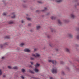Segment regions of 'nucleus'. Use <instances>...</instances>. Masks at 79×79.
<instances>
[{
	"label": "nucleus",
	"instance_id": "nucleus-40",
	"mask_svg": "<svg viewBox=\"0 0 79 79\" xmlns=\"http://www.w3.org/2000/svg\"><path fill=\"white\" fill-rule=\"evenodd\" d=\"M55 50H56V51H58V49L57 48H56L55 49Z\"/></svg>",
	"mask_w": 79,
	"mask_h": 79
},
{
	"label": "nucleus",
	"instance_id": "nucleus-2",
	"mask_svg": "<svg viewBox=\"0 0 79 79\" xmlns=\"http://www.w3.org/2000/svg\"><path fill=\"white\" fill-rule=\"evenodd\" d=\"M48 62H49V63H52V64H53L55 65H56V64L57 63V62H56V60H49Z\"/></svg>",
	"mask_w": 79,
	"mask_h": 79
},
{
	"label": "nucleus",
	"instance_id": "nucleus-22",
	"mask_svg": "<svg viewBox=\"0 0 79 79\" xmlns=\"http://www.w3.org/2000/svg\"><path fill=\"white\" fill-rule=\"evenodd\" d=\"M61 73L62 75H64V74H65V73H64V71H62L61 72Z\"/></svg>",
	"mask_w": 79,
	"mask_h": 79
},
{
	"label": "nucleus",
	"instance_id": "nucleus-29",
	"mask_svg": "<svg viewBox=\"0 0 79 79\" xmlns=\"http://www.w3.org/2000/svg\"><path fill=\"white\" fill-rule=\"evenodd\" d=\"M8 68L9 69H11V68H12V67L11 66H8Z\"/></svg>",
	"mask_w": 79,
	"mask_h": 79
},
{
	"label": "nucleus",
	"instance_id": "nucleus-11",
	"mask_svg": "<svg viewBox=\"0 0 79 79\" xmlns=\"http://www.w3.org/2000/svg\"><path fill=\"white\" fill-rule=\"evenodd\" d=\"M12 15H14L13 16H12L11 17V18H15V17H16V15H15V13H12Z\"/></svg>",
	"mask_w": 79,
	"mask_h": 79
},
{
	"label": "nucleus",
	"instance_id": "nucleus-21",
	"mask_svg": "<svg viewBox=\"0 0 79 79\" xmlns=\"http://www.w3.org/2000/svg\"><path fill=\"white\" fill-rule=\"evenodd\" d=\"M46 16H49V15H50V12L47 13L46 14Z\"/></svg>",
	"mask_w": 79,
	"mask_h": 79
},
{
	"label": "nucleus",
	"instance_id": "nucleus-53",
	"mask_svg": "<svg viewBox=\"0 0 79 79\" xmlns=\"http://www.w3.org/2000/svg\"><path fill=\"white\" fill-rule=\"evenodd\" d=\"M67 69H68V70H69V68H67Z\"/></svg>",
	"mask_w": 79,
	"mask_h": 79
},
{
	"label": "nucleus",
	"instance_id": "nucleus-39",
	"mask_svg": "<svg viewBox=\"0 0 79 79\" xmlns=\"http://www.w3.org/2000/svg\"><path fill=\"white\" fill-rule=\"evenodd\" d=\"M28 26H31V23H29V24H28Z\"/></svg>",
	"mask_w": 79,
	"mask_h": 79
},
{
	"label": "nucleus",
	"instance_id": "nucleus-43",
	"mask_svg": "<svg viewBox=\"0 0 79 79\" xmlns=\"http://www.w3.org/2000/svg\"><path fill=\"white\" fill-rule=\"evenodd\" d=\"M29 67H30V68H32V66L31 65H29Z\"/></svg>",
	"mask_w": 79,
	"mask_h": 79
},
{
	"label": "nucleus",
	"instance_id": "nucleus-33",
	"mask_svg": "<svg viewBox=\"0 0 79 79\" xmlns=\"http://www.w3.org/2000/svg\"><path fill=\"white\" fill-rule=\"evenodd\" d=\"M38 3H41V4L42 3V2L41 1H38Z\"/></svg>",
	"mask_w": 79,
	"mask_h": 79
},
{
	"label": "nucleus",
	"instance_id": "nucleus-35",
	"mask_svg": "<svg viewBox=\"0 0 79 79\" xmlns=\"http://www.w3.org/2000/svg\"><path fill=\"white\" fill-rule=\"evenodd\" d=\"M6 38H7V39H9L10 38V36H6Z\"/></svg>",
	"mask_w": 79,
	"mask_h": 79
},
{
	"label": "nucleus",
	"instance_id": "nucleus-9",
	"mask_svg": "<svg viewBox=\"0 0 79 79\" xmlns=\"http://www.w3.org/2000/svg\"><path fill=\"white\" fill-rule=\"evenodd\" d=\"M58 22L59 24H60V25H61L62 24V23L61 21L59 19L58 20Z\"/></svg>",
	"mask_w": 79,
	"mask_h": 79
},
{
	"label": "nucleus",
	"instance_id": "nucleus-23",
	"mask_svg": "<svg viewBox=\"0 0 79 79\" xmlns=\"http://www.w3.org/2000/svg\"><path fill=\"white\" fill-rule=\"evenodd\" d=\"M47 10V8L46 7H45L44 8V9L42 10V11L43 12H44V11H45Z\"/></svg>",
	"mask_w": 79,
	"mask_h": 79
},
{
	"label": "nucleus",
	"instance_id": "nucleus-12",
	"mask_svg": "<svg viewBox=\"0 0 79 79\" xmlns=\"http://www.w3.org/2000/svg\"><path fill=\"white\" fill-rule=\"evenodd\" d=\"M66 51L67 53H70V50L68 48H66Z\"/></svg>",
	"mask_w": 79,
	"mask_h": 79
},
{
	"label": "nucleus",
	"instance_id": "nucleus-28",
	"mask_svg": "<svg viewBox=\"0 0 79 79\" xmlns=\"http://www.w3.org/2000/svg\"><path fill=\"white\" fill-rule=\"evenodd\" d=\"M30 60H34V58L32 57H30Z\"/></svg>",
	"mask_w": 79,
	"mask_h": 79
},
{
	"label": "nucleus",
	"instance_id": "nucleus-50",
	"mask_svg": "<svg viewBox=\"0 0 79 79\" xmlns=\"http://www.w3.org/2000/svg\"><path fill=\"white\" fill-rule=\"evenodd\" d=\"M26 16H29V15L27 14H26Z\"/></svg>",
	"mask_w": 79,
	"mask_h": 79
},
{
	"label": "nucleus",
	"instance_id": "nucleus-1",
	"mask_svg": "<svg viewBox=\"0 0 79 79\" xmlns=\"http://www.w3.org/2000/svg\"><path fill=\"white\" fill-rule=\"evenodd\" d=\"M57 69H56V67L53 68L51 69V72H52V73L53 74H56V73H57Z\"/></svg>",
	"mask_w": 79,
	"mask_h": 79
},
{
	"label": "nucleus",
	"instance_id": "nucleus-5",
	"mask_svg": "<svg viewBox=\"0 0 79 79\" xmlns=\"http://www.w3.org/2000/svg\"><path fill=\"white\" fill-rule=\"evenodd\" d=\"M24 51L25 52H27L28 53L30 52V50L28 49H25Z\"/></svg>",
	"mask_w": 79,
	"mask_h": 79
},
{
	"label": "nucleus",
	"instance_id": "nucleus-19",
	"mask_svg": "<svg viewBox=\"0 0 79 79\" xmlns=\"http://www.w3.org/2000/svg\"><path fill=\"white\" fill-rule=\"evenodd\" d=\"M29 72L31 74H34V72L33 71L31 70H29Z\"/></svg>",
	"mask_w": 79,
	"mask_h": 79
},
{
	"label": "nucleus",
	"instance_id": "nucleus-49",
	"mask_svg": "<svg viewBox=\"0 0 79 79\" xmlns=\"http://www.w3.org/2000/svg\"><path fill=\"white\" fill-rule=\"evenodd\" d=\"M76 46H77V47H79V45H78V44H76Z\"/></svg>",
	"mask_w": 79,
	"mask_h": 79
},
{
	"label": "nucleus",
	"instance_id": "nucleus-27",
	"mask_svg": "<svg viewBox=\"0 0 79 79\" xmlns=\"http://www.w3.org/2000/svg\"><path fill=\"white\" fill-rule=\"evenodd\" d=\"M32 56H34L35 57H36V55H35L34 54H32Z\"/></svg>",
	"mask_w": 79,
	"mask_h": 79
},
{
	"label": "nucleus",
	"instance_id": "nucleus-51",
	"mask_svg": "<svg viewBox=\"0 0 79 79\" xmlns=\"http://www.w3.org/2000/svg\"><path fill=\"white\" fill-rule=\"evenodd\" d=\"M77 5H78V6H79V2L78 3H77Z\"/></svg>",
	"mask_w": 79,
	"mask_h": 79
},
{
	"label": "nucleus",
	"instance_id": "nucleus-47",
	"mask_svg": "<svg viewBox=\"0 0 79 79\" xmlns=\"http://www.w3.org/2000/svg\"><path fill=\"white\" fill-rule=\"evenodd\" d=\"M6 77V75H3V77Z\"/></svg>",
	"mask_w": 79,
	"mask_h": 79
},
{
	"label": "nucleus",
	"instance_id": "nucleus-17",
	"mask_svg": "<svg viewBox=\"0 0 79 79\" xmlns=\"http://www.w3.org/2000/svg\"><path fill=\"white\" fill-rule=\"evenodd\" d=\"M39 64L38 63H36V64L35 65V67L36 68L37 67H38V66H40Z\"/></svg>",
	"mask_w": 79,
	"mask_h": 79
},
{
	"label": "nucleus",
	"instance_id": "nucleus-52",
	"mask_svg": "<svg viewBox=\"0 0 79 79\" xmlns=\"http://www.w3.org/2000/svg\"><path fill=\"white\" fill-rule=\"evenodd\" d=\"M50 79H53V78L52 77H51L50 78Z\"/></svg>",
	"mask_w": 79,
	"mask_h": 79
},
{
	"label": "nucleus",
	"instance_id": "nucleus-42",
	"mask_svg": "<svg viewBox=\"0 0 79 79\" xmlns=\"http://www.w3.org/2000/svg\"><path fill=\"white\" fill-rule=\"evenodd\" d=\"M30 63H31L32 65H33V62H30Z\"/></svg>",
	"mask_w": 79,
	"mask_h": 79
},
{
	"label": "nucleus",
	"instance_id": "nucleus-16",
	"mask_svg": "<svg viewBox=\"0 0 79 79\" xmlns=\"http://www.w3.org/2000/svg\"><path fill=\"white\" fill-rule=\"evenodd\" d=\"M34 71H35V72H36V73H38V72H39V70L36 68L34 69Z\"/></svg>",
	"mask_w": 79,
	"mask_h": 79
},
{
	"label": "nucleus",
	"instance_id": "nucleus-46",
	"mask_svg": "<svg viewBox=\"0 0 79 79\" xmlns=\"http://www.w3.org/2000/svg\"><path fill=\"white\" fill-rule=\"evenodd\" d=\"M5 58V57H2V60H3Z\"/></svg>",
	"mask_w": 79,
	"mask_h": 79
},
{
	"label": "nucleus",
	"instance_id": "nucleus-54",
	"mask_svg": "<svg viewBox=\"0 0 79 79\" xmlns=\"http://www.w3.org/2000/svg\"><path fill=\"white\" fill-rule=\"evenodd\" d=\"M36 12H39V10H37Z\"/></svg>",
	"mask_w": 79,
	"mask_h": 79
},
{
	"label": "nucleus",
	"instance_id": "nucleus-38",
	"mask_svg": "<svg viewBox=\"0 0 79 79\" xmlns=\"http://www.w3.org/2000/svg\"><path fill=\"white\" fill-rule=\"evenodd\" d=\"M21 78L22 79H24V77L22 76H21Z\"/></svg>",
	"mask_w": 79,
	"mask_h": 79
},
{
	"label": "nucleus",
	"instance_id": "nucleus-20",
	"mask_svg": "<svg viewBox=\"0 0 79 79\" xmlns=\"http://www.w3.org/2000/svg\"><path fill=\"white\" fill-rule=\"evenodd\" d=\"M21 71L22 72V73H25V69H21Z\"/></svg>",
	"mask_w": 79,
	"mask_h": 79
},
{
	"label": "nucleus",
	"instance_id": "nucleus-14",
	"mask_svg": "<svg viewBox=\"0 0 79 79\" xmlns=\"http://www.w3.org/2000/svg\"><path fill=\"white\" fill-rule=\"evenodd\" d=\"M50 31H51V32H53V31H55V29H54V28H50Z\"/></svg>",
	"mask_w": 79,
	"mask_h": 79
},
{
	"label": "nucleus",
	"instance_id": "nucleus-7",
	"mask_svg": "<svg viewBox=\"0 0 79 79\" xmlns=\"http://www.w3.org/2000/svg\"><path fill=\"white\" fill-rule=\"evenodd\" d=\"M36 28L37 30H39V29H40V28H41V26H40L39 25L37 26L36 27Z\"/></svg>",
	"mask_w": 79,
	"mask_h": 79
},
{
	"label": "nucleus",
	"instance_id": "nucleus-25",
	"mask_svg": "<svg viewBox=\"0 0 79 79\" xmlns=\"http://www.w3.org/2000/svg\"><path fill=\"white\" fill-rule=\"evenodd\" d=\"M26 19L28 21H30V20H31V18H27Z\"/></svg>",
	"mask_w": 79,
	"mask_h": 79
},
{
	"label": "nucleus",
	"instance_id": "nucleus-32",
	"mask_svg": "<svg viewBox=\"0 0 79 79\" xmlns=\"http://www.w3.org/2000/svg\"><path fill=\"white\" fill-rule=\"evenodd\" d=\"M60 64H64V62H63L62 61H61L60 62Z\"/></svg>",
	"mask_w": 79,
	"mask_h": 79
},
{
	"label": "nucleus",
	"instance_id": "nucleus-8",
	"mask_svg": "<svg viewBox=\"0 0 79 79\" xmlns=\"http://www.w3.org/2000/svg\"><path fill=\"white\" fill-rule=\"evenodd\" d=\"M12 69L15 70L16 69H18V66H14L12 68Z\"/></svg>",
	"mask_w": 79,
	"mask_h": 79
},
{
	"label": "nucleus",
	"instance_id": "nucleus-15",
	"mask_svg": "<svg viewBox=\"0 0 79 79\" xmlns=\"http://www.w3.org/2000/svg\"><path fill=\"white\" fill-rule=\"evenodd\" d=\"M51 19H52V20H53V19H56V17H54L53 16H52L51 17Z\"/></svg>",
	"mask_w": 79,
	"mask_h": 79
},
{
	"label": "nucleus",
	"instance_id": "nucleus-36",
	"mask_svg": "<svg viewBox=\"0 0 79 79\" xmlns=\"http://www.w3.org/2000/svg\"><path fill=\"white\" fill-rule=\"evenodd\" d=\"M21 22L22 23H24V20H22V21H21Z\"/></svg>",
	"mask_w": 79,
	"mask_h": 79
},
{
	"label": "nucleus",
	"instance_id": "nucleus-3",
	"mask_svg": "<svg viewBox=\"0 0 79 79\" xmlns=\"http://www.w3.org/2000/svg\"><path fill=\"white\" fill-rule=\"evenodd\" d=\"M67 36L70 38H73V35L71 33H68L67 34Z\"/></svg>",
	"mask_w": 79,
	"mask_h": 79
},
{
	"label": "nucleus",
	"instance_id": "nucleus-4",
	"mask_svg": "<svg viewBox=\"0 0 79 79\" xmlns=\"http://www.w3.org/2000/svg\"><path fill=\"white\" fill-rule=\"evenodd\" d=\"M70 16L72 18H73V19H74V18H75L76 17V16H75V15H74L73 14H72L70 15Z\"/></svg>",
	"mask_w": 79,
	"mask_h": 79
},
{
	"label": "nucleus",
	"instance_id": "nucleus-34",
	"mask_svg": "<svg viewBox=\"0 0 79 79\" xmlns=\"http://www.w3.org/2000/svg\"><path fill=\"white\" fill-rule=\"evenodd\" d=\"M3 16H6V13H3Z\"/></svg>",
	"mask_w": 79,
	"mask_h": 79
},
{
	"label": "nucleus",
	"instance_id": "nucleus-48",
	"mask_svg": "<svg viewBox=\"0 0 79 79\" xmlns=\"http://www.w3.org/2000/svg\"><path fill=\"white\" fill-rule=\"evenodd\" d=\"M37 50V49H34V51H36Z\"/></svg>",
	"mask_w": 79,
	"mask_h": 79
},
{
	"label": "nucleus",
	"instance_id": "nucleus-37",
	"mask_svg": "<svg viewBox=\"0 0 79 79\" xmlns=\"http://www.w3.org/2000/svg\"><path fill=\"white\" fill-rule=\"evenodd\" d=\"M76 29L78 31H79V28H76Z\"/></svg>",
	"mask_w": 79,
	"mask_h": 79
},
{
	"label": "nucleus",
	"instance_id": "nucleus-31",
	"mask_svg": "<svg viewBox=\"0 0 79 79\" xmlns=\"http://www.w3.org/2000/svg\"><path fill=\"white\" fill-rule=\"evenodd\" d=\"M64 23H68V20H64Z\"/></svg>",
	"mask_w": 79,
	"mask_h": 79
},
{
	"label": "nucleus",
	"instance_id": "nucleus-30",
	"mask_svg": "<svg viewBox=\"0 0 79 79\" xmlns=\"http://www.w3.org/2000/svg\"><path fill=\"white\" fill-rule=\"evenodd\" d=\"M49 46H51V47H53V45L52 44H50Z\"/></svg>",
	"mask_w": 79,
	"mask_h": 79
},
{
	"label": "nucleus",
	"instance_id": "nucleus-41",
	"mask_svg": "<svg viewBox=\"0 0 79 79\" xmlns=\"http://www.w3.org/2000/svg\"><path fill=\"white\" fill-rule=\"evenodd\" d=\"M2 74V71L0 69V75H1Z\"/></svg>",
	"mask_w": 79,
	"mask_h": 79
},
{
	"label": "nucleus",
	"instance_id": "nucleus-6",
	"mask_svg": "<svg viewBox=\"0 0 79 79\" xmlns=\"http://www.w3.org/2000/svg\"><path fill=\"white\" fill-rule=\"evenodd\" d=\"M63 1V0H56V3H61Z\"/></svg>",
	"mask_w": 79,
	"mask_h": 79
},
{
	"label": "nucleus",
	"instance_id": "nucleus-26",
	"mask_svg": "<svg viewBox=\"0 0 79 79\" xmlns=\"http://www.w3.org/2000/svg\"><path fill=\"white\" fill-rule=\"evenodd\" d=\"M24 43H21L20 44V46H21V47H23V46H24Z\"/></svg>",
	"mask_w": 79,
	"mask_h": 79
},
{
	"label": "nucleus",
	"instance_id": "nucleus-13",
	"mask_svg": "<svg viewBox=\"0 0 79 79\" xmlns=\"http://www.w3.org/2000/svg\"><path fill=\"white\" fill-rule=\"evenodd\" d=\"M14 22L13 21H10L9 22V24H14Z\"/></svg>",
	"mask_w": 79,
	"mask_h": 79
},
{
	"label": "nucleus",
	"instance_id": "nucleus-45",
	"mask_svg": "<svg viewBox=\"0 0 79 79\" xmlns=\"http://www.w3.org/2000/svg\"><path fill=\"white\" fill-rule=\"evenodd\" d=\"M47 37L48 38H50V36L48 35L47 36Z\"/></svg>",
	"mask_w": 79,
	"mask_h": 79
},
{
	"label": "nucleus",
	"instance_id": "nucleus-18",
	"mask_svg": "<svg viewBox=\"0 0 79 79\" xmlns=\"http://www.w3.org/2000/svg\"><path fill=\"white\" fill-rule=\"evenodd\" d=\"M35 55L36 56H37L38 57H40V54H39L38 53H36L35 54Z\"/></svg>",
	"mask_w": 79,
	"mask_h": 79
},
{
	"label": "nucleus",
	"instance_id": "nucleus-10",
	"mask_svg": "<svg viewBox=\"0 0 79 79\" xmlns=\"http://www.w3.org/2000/svg\"><path fill=\"white\" fill-rule=\"evenodd\" d=\"M3 44H0V48H1V49H3Z\"/></svg>",
	"mask_w": 79,
	"mask_h": 79
},
{
	"label": "nucleus",
	"instance_id": "nucleus-44",
	"mask_svg": "<svg viewBox=\"0 0 79 79\" xmlns=\"http://www.w3.org/2000/svg\"><path fill=\"white\" fill-rule=\"evenodd\" d=\"M32 78H33V79H36V78H35V77H32Z\"/></svg>",
	"mask_w": 79,
	"mask_h": 79
},
{
	"label": "nucleus",
	"instance_id": "nucleus-24",
	"mask_svg": "<svg viewBox=\"0 0 79 79\" xmlns=\"http://www.w3.org/2000/svg\"><path fill=\"white\" fill-rule=\"evenodd\" d=\"M4 46L5 45H8V43H5L3 44Z\"/></svg>",
	"mask_w": 79,
	"mask_h": 79
}]
</instances>
